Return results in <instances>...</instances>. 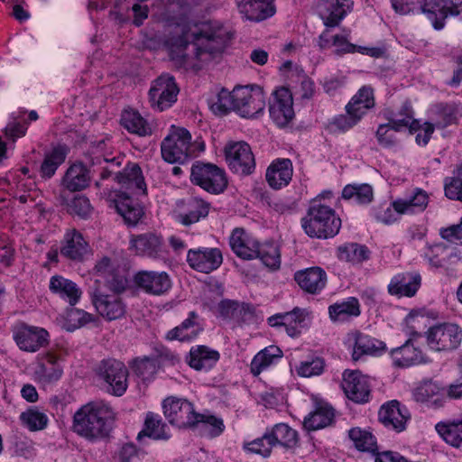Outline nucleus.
<instances>
[{"mask_svg": "<svg viewBox=\"0 0 462 462\" xmlns=\"http://www.w3.org/2000/svg\"><path fill=\"white\" fill-rule=\"evenodd\" d=\"M273 447L270 434H264L262 438L244 443V449L250 453L268 457Z\"/></svg>", "mask_w": 462, "mask_h": 462, "instance_id": "nucleus-60", "label": "nucleus"}, {"mask_svg": "<svg viewBox=\"0 0 462 462\" xmlns=\"http://www.w3.org/2000/svg\"><path fill=\"white\" fill-rule=\"evenodd\" d=\"M341 226V220L335 211L320 202H313L307 216L302 218V227L310 237L328 238L336 236Z\"/></svg>", "mask_w": 462, "mask_h": 462, "instance_id": "nucleus-5", "label": "nucleus"}, {"mask_svg": "<svg viewBox=\"0 0 462 462\" xmlns=\"http://www.w3.org/2000/svg\"><path fill=\"white\" fill-rule=\"evenodd\" d=\"M50 291L68 302L69 306H75L82 296V290L71 280L61 275H54L50 279Z\"/></svg>", "mask_w": 462, "mask_h": 462, "instance_id": "nucleus-28", "label": "nucleus"}, {"mask_svg": "<svg viewBox=\"0 0 462 462\" xmlns=\"http://www.w3.org/2000/svg\"><path fill=\"white\" fill-rule=\"evenodd\" d=\"M228 41V34L222 27H212L209 23L195 24L170 40V56L175 66L186 70H199L221 53Z\"/></svg>", "mask_w": 462, "mask_h": 462, "instance_id": "nucleus-1", "label": "nucleus"}, {"mask_svg": "<svg viewBox=\"0 0 462 462\" xmlns=\"http://www.w3.org/2000/svg\"><path fill=\"white\" fill-rule=\"evenodd\" d=\"M197 318L198 316L195 312H190L189 317L180 326L167 333V339L189 341L196 338L201 330L199 324L196 321Z\"/></svg>", "mask_w": 462, "mask_h": 462, "instance_id": "nucleus-42", "label": "nucleus"}, {"mask_svg": "<svg viewBox=\"0 0 462 462\" xmlns=\"http://www.w3.org/2000/svg\"><path fill=\"white\" fill-rule=\"evenodd\" d=\"M94 320V316L83 310L71 308L67 311L68 330H75Z\"/></svg>", "mask_w": 462, "mask_h": 462, "instance_id": "nucleus-59", "label": "nucleus"}, {"mask_svg": "<svg viewBox=\"0 0 462 462\" xmlns=\"http://www.w3.org/2000/svg\"><path fill=\"white\" fill-rule=\"evenodd\" d=\"M348 436L356 449L374 454L377 451L376 439L370 431L361 428H353L349 430Z\"/></svg>", "mask_w": 462, "mask_h": 462, "instance_id": "nucleus-49", "label": "nucleus"}, {"mask_svg": "<svg viewBox=\"0 0 462 462\" xmlns=\"http://www.w3.org/2000/svg\"><path fill=\"white\" fill-rule=\"evenodd\" d=\"M360 313V304L355 297L347 298L328 307L329 318L334 322L347 321L353 317H358Z\"/></svg>", "mask_w": 462, "mask_h": 462, "instance_id": "nucleus-39", "label": "nucleus"}, {"mask_svg": "<svg viewBox=\"0 0 462 462\" xmlns=\"http://www.w3.org/2000/svg\"><path fill=\"white\" fill-rule=\"evenodd\" d=\"M307 312L305 310L294 308L291 311L276 314L268 319L272 327L284 328L291 337H297L300 334Z\"/></svg>", "mask_w": 462, "mask_h": 462, "instance_id": "nucleus-24", "label": "nucleus"}, {"mask_svg": "<svg viewBox=\"0 0 462 462\" xmlns=\"http://www.w3.org/2000/svg\"><path fill=\"white\" fill-rule=\"evenodd\" d=\"M270 115L280 126L286 125L293 119V98L288 88L276 90L274 101L270 106Z\"/></svg>", "mask_w": 462, "mask_h": 462, "instance_id": "nucleus-22", "label": "nucleus"}, {"mask_svg": "<svg viewBox=\"0 0 462 462\" xmlns=\"http://www.w3.org/2000/svg\"><path fill=\"white\" fill-rule=\"evenodd\" d=\"M92 302L101 317L112 321L125 316L126 306L116 293H106L101 289L92 296Z\"/></svg>", "mask_w": 462, "mask_h": 462, "instance_id": "nucleus-16", "label": "nucleus"}, {"mask_svg": "<svg viewBox=\"0 0 462 462\" xmlns=\"http://www.w3.org/2000/svg\"><path fill=\"white\" fill-rule=\"evenodd\" d=\"M90 181L89 171L82 163L72 164L66 171L62 184L70 191H79L87 188Z\"/></svg>", "mask_w": 462, "mask_h": 462, "instance_id": "nucleus-37", "label": "nucleus"}, {"mask_svg": "<svg viewBox=\"0 0 462 462\" xmlns=\"http://www.w3.org/2000/svg\"><path fill=\"white\" fill-rule=\"evenodd\" d=\"M462 329L454 323H442L430 328L427 332V343L435 351H450L459 346Z\"/></svg>", "mask_w": 462, "mask_h": 462, "instance_id": "nucleus-9", "label": "nucleus"}, {"mask_svg": "<svg viewBox=\"0 0 462 462\" xmlns=\"http://www.w3.org/2000/svg\"><path fill=\"white\" fill-rule=\"evenodd\" d=\"M273 446L279 444L285 448H293L298 443V433L285 423L276 424L270 433Z\"/></svg>", "mask_w": 462, "mask_h": 462, "instance_id": "nucleus-51", "label": "nucleus"}, {"mask_svg": "<svg viewBox=\"0 0 462 462\" xmlns=\"http://www.w3.org/2000/svg\"><path fill=\"white\" fill-rule=\"evenodd\" d=\"M235 88L233 91L221 89L217 94V101L213 103L212 109L216 114L225 115L230 110L236 111Z\"/></svg>", "mask_w": 462, "mask_h": 462, "instance_id": "nucleus-57", "label": "nucleus"}, {"mask_svg": "<svg viewBox=\"0 0 462 462\" xmlns=\"http://www.w3.org/2000/svg\"><path fill=\"white\" fill-rule=\"evenodd\" d=\"M374 105V89L371 87L364 86L352 97L346 106L362 120Z\"/></svg>", "mask_w": 462, "mask_h": 462, "instance_id": "nucleus-40", "label": "nucleus"}, {"mask_svg": "<svg viewBox=\"0 0 462 462\" xmlns=\"http://www.w3.org/2000/svg\"><path fill=\"white\" fill-rule=\"evenodd\" d=\"M204 149L202 141L192 142L191 134L187 129L175 125L171 126L161 144L162 158L171 163H182L189 158L197 157Z\"/></svg>", "mask_w": 462, "mask_h": 462, "instance_id": "nucleus-4", "label": "nucleus"}, {"mask_svg": "<svg viewBox=\"0 0 462 462\" xmlns=\"http://www.w3.org/2000/svg\"><path fill=\"white\" fill-rule=\"evenodd\" d=\"M350 0H318L317 11L327 27H335L352 8Z\"/></svg>", "mask_w": 462, "mask_h": 462, "instance_id": "nucleus-20", "label": "nucleus"}, {"mask_svg": "<svg viewBox=\"0 0 462 462\" xmlns=\"http://www.w3.org/2000/svg\"><path fill=\"white\" fill-rule=\"evenodd\" d=\"M222 261V254L217 248L190 249L187 254L189 265L192 269L204 273H208L217 269Z\"/></svg>", "mask_w": 462, "mask_h": 462, "instance_id": "nucleus-18", "label": "nucleus"}, {"mask_svg": "<svg viewBox=\"0 0 462 462\" xmlns=\"http://www.w3.org/2000/svg\"><path fill=\"white\" fill-rule=\"evenodd\" d=\"M420 276L417 273H399L392 278L388 291L399 297H411L420 288Z\"/></svg>", "mask_w": 462, "mask_h": 462, "instance_id": "nucleus-33", "label": "nucleus"}, {"mask_svg": "<svg viewBox=\"0 0 462 462\" xmlns=\"http://www.w3.org/2000/svg\"><path fill=\"white\" fill-rule=\"evenodd\" d=\"M115 207L125 221L130 225H135L143 215L141 205L130 196L122 193L115 199Z\"/></svg>", "mask_w": 462, "mask_h": 462, "instance_id": "nucleus-38", "label": "nucleus"}, {"mask_svg": "<svg viewBox=\"0 0 462 462\" xmlns=\"http://www.w3.org/2000/svg\"><path fill=\"white\" fill-rule=\"evenodd\" d=\"M133 370L143 380H149L157 371L156 362L147 357L136 359L133 364Z\"/></svg>", "mask_w": 462, "mask_h": 462, "instance_id": "nucleus-61", "label": "nucleus"}, {"mask_svg": "<svg viewBox=\"0 0 462 462\" xmlns=\"http://www.w3.org/2000/svg\"><path fill=\"white\" fill-rule=\"evenodd\" d=\"M391 356L394 365L399 367H408L427 362V356L421 349L414 346L411 339L402 346L393 349Z\"/></svg>", "mask_w": 462, "mask_h": 462, "instance_id": "nucleus-29", "label": "nucleus"}, {"mask_svg": "<svg viewBox=\"0 0 462 462\" xmlns=\"http://www.w3.org/2000/svg\"><path fill=\"white\" fill-rule=\"evenodd\" d=\"M429 204V195L421 189H416L413 194L405 199L393 201L397 213L402 215L416 214L425 210Z\"/></svg>", "mask_w": 462, "mask_h": 462, "instance_id": "nucleus-35", "label": "nucleus"}, {"mask_svg": "<svg viewBox=\"0 0 462 462\" xmlns=\"http://www.w3.org/2000/svg\"><path fill=\"white\" fill-rule=\"evenodd\" d=\"M342 198L359 204H368L374 198L373 188L369 184H348L342 190Z\"/></svg>", "mask_w": 462, "mask_h": 462, "instance_id": "nucleus-52", "label": "nucleus"}, {"mask_svg": "<svg viewBox=\"0 0 462 462\" xmlns=\"http://www.w3.org/2000/svg\"><path fill=\"white\" fill-rule=\"evenodd\" d=\"M88 253V244L81 233L76 229L67 231L60 247V254L69 260L82 261Z\"/></svg>", "mask_w": 462, "mask_h": 462, "instance_id": "nucleus-26", "label": "nucleus"}, {"mask_svg": "<svg viewBox=\"0 0 462 462\" xmlns=\"http://www.w3.org/2000/svg\"><path fill=\"white\" fill-rule=\"evenodd\" d=\"M434 126L444 128L456 121L457 110L451 105H439L434 110Z\"/></svg>", "mask_w": 462, "mask_h": 462, "instance_id": "nucleus-58", "label": "nucleus"}, {"mask_svg": "<svg viewBox=\"0 0 462 462\" xmlns=\"http://www.w3.org/2000/svg\"><path fill=\"white\" fill-rule=\"evenodd\" d=\"M137 287L148 294L162 295L171 287V281L165 272L140 271L134 275Z\"/></svg>", "mask_w": 462, "mask_h": 462, "instance_id": "nucleus-19", "label": "nucleus"}, {"mask_svg": "<svg viewBox=\"0 0 462 462\" xmlns=\"http://www.w3.org/2000/svg\"><path fill=\"white\" fill-rule=\"evenodd\" d=\"M324 369V362L321 358H314L310 361L301 362L297 368V373L302 377L319 375Z\"/></svg>", "mask_w": 462, "mask_h": 462, "instance_id": "nucleus-64", "label": "nucleus"}, {"mask_svg": "<svg viewBox=\"0 0 462 462\" xmlns=\"http://www.w3.org/2000/svg\"><path fill=\"white\" fill-rule=\"evenodd\" d=\"M226 159L230 169L242 175L250 174L255 166L250 146L245 142H236L226 146Z\"/></svg>", "mask_w": 462, "mask_h": 462, "instance_id": "nucleus-14", "label": "nucleus"}, {"mask_svg": "<svg viewBox=\"0 0 462 462\" xmlns=\"http://www.w3.org/2000/svg\"><path fill=\"white\" fill-rule=\"evenodd\" d=\"M143 436L165 440L170 439L171 434L168 426L162 421L160 415L149 412L144 420V428L138 434L137 439H141Z\"/></svg>", "mask_w": 462, "mask_h": 462, "instance_id": "nucleus-43", "label": "nucleus"}, {"mask_svg": "<svg viewBox=\"0 0 462 462\" xmlns=\"http://www.w3.org/2000/svg\"><path fill=\"white\" fill-rule=\"evenodd\" d=\"M337 257L341 261L358 264L369 259L370 251L364 245L348 243L337 248Z\"/></svg>", "mask_w": 462, "mask_h": 462, "instance_id": "nucleus-45", "label": "nucleus"}, {"mask_svg": "<svg viewBox=\"0 0 462 462\" xmlns=\"http://www.w3.org/2000/svg\"><path fill=\"white\" fill-rule=\"evenodd\" d=\"M293 174L292 162L289 159L274 160L267 168L265 178L269 186L274 189L287 186Z\"/></svg>", "mask_w": 462, "mask_h": 462, "instance_id": "nucleus-27", "label": "nucleus"}, {"mask_svg": "<svg viewBox=\"0 0 462 462\" xmlns=\"http://www.w3.org/2000/svg\"><path fill=\"white\" fill-rule=\"evenodd\" d=\"M239 9L246 19L260 22L275 13L273 0H241Z\"/></svg>", "mask_w": 462, "mask_h": 462, "instance_id": "nucleus-34", "label": "nucleus"}, {"mask_svg": "<svg viewBox=\"0 0 462 462\" xmlns=\"http://www.w3.org/2000/svg\"><path fill=\"white\" fill-rule=\"evenodd\" d=\"M121 125L128 132L145 136L152 134V128L147 121L134 110H125L121 116Z\"/></svg>", "mask_w": 462, "mask_h": 462, "instance_id": "nucleus-44", "label": "nucleus"}, {"mask_svg": "<svg viewBox=\"0 0 462 462\" xmlns=\"http://www.w3.org/2000/svg\"><path fill=\"white\" fill-rule=\"evenodd\" d=\"M334 411L328 406H320L304 420V427L308 430H317L329 425L333 420Z\"/></svg>", "mask_w": 462, "mask_h": 462, "instance_id": "nucleus-50", "label": "nucleus"}, {"mask_svg": "<svg viewBox=\"0 0 462 462\" xmlns=\"http://www.w3.org/2000/svg\"><path fill=\"white\" fill-rule=\"evenodd\" d=\"M115 180L132 193H144L146 185L141 168L136 163H128L122 171L115 173Z\"/></svg>", "mask_w": 462, "mask_h": 462, "instance_id": "nucleus-31", "label": "nucleus"}, {"mask_svg": "<svg viewBox=\"0 0 462 462\" xmlns=\"http://www.w3.org/2000/svg\"><path fill=\"white\" fill-rule=\"evenodd\" d=\"M190 179L194 184L214 194L223 192L227 186L225 171L211 163L194 164Z\"/></svg>", "mask_w": 462, "mask_h": 462, "instance_id": "nucleus-7", "label": "nucleus"}, {"mask_svg": "<svg viewBox=\"0 0 462 462\" xmlns=\"http://www.w3.org/2000/svg\"><path fill=\"white\" fill-rule=\"evenodd\" d=\"M412 396L417 402L439 407L443 404L446 390L437 382L426 380L413 389Z\"/></svg>", "mask_w": 462, "mask_h": 462, "instance_id": "nucleus-25", "label": "nucleus"}, {"mask_svg": "<svg viewBox=\"0 0 462 462\" xmlns=\"http://www.w3.org/2000/svg\"><path fill=\"white\" fill-rule=\"evenodd\" d=\"M13 338L20 350L35 353L49 344V332L40 327L28 325L24 322L13 328Z\"/></svg>", "mask_w": 462, "mask_h": 462, "instance_id": "nucleus-8", "label": "nucleus"}, {"mask_svg": "<svg viewBox=\"0 0 462 462\" xmlns=\"http://www.w3.org/2000/svg\"><path fill=\"white\" fill-rule=\"evenodd\" d=\"M236 111L243 117H253L264 108L263 94L259 88H235Z\"/></svg>", "mask_w": 462, "mask_h": 462, "instance_id": "nucleus-13", "label": "nucleus"}, {"mask_svg": "<svg viewBox=\"0 0 462 462\" xmlns=\"http://www.w3.org/2000/svg\"><path fill=\"white\" fill-rule=\"evenodd\" d=\"M341 385L349 400L357 403L368 402L371 393L369 380L359 371H345Z\"/></svg>", "mask_w": 462, "mask_h": 462, "instance_id": "nucleus-17", "label": "nucleus"}, {"mask_svg": "<svg viewBox=\"0 0 462 462\" xmlns=\"http://www.w3.org/2000/svg\"><path fill=\"white\" fill-rule=\"evenodd\" d=\"M19 420L21 425L30 431H40L44 430L49 423L47 414L37 407H31L23 411Z\"/></svg>", "mask_w": 462, "mask_h": 462, "instance_id": "nucleus-46", "label": "nucleus"}, {"mask_svg": "<svg viewBox=\"0 0 462 462\" xmlns=\"http://www.w3.org/2000/svg\"><path fill=\"white\" fill-rule=\"evenodd\" d=\"M129 250L138 256L151 259L162 258L165 254L163 237L152 232L132 235L129 240Z\"/></svg>", "mask_w": 462, "mask_h": 462, "instance_id": "nucleus-11", "label": "nucleus"}, {"mask_svg": "<svg viewBox=\"0 0 462 462\" xmlns=\"http://www.w3.org/2000/svg\"><path fill=\"white\" fill-rule=\"evenodd\" d=\"M263 263L270 269L276 270L281 264V254L279 247L273 243H266L259 245L257 254Z\"/></svg>", "mask_w": 462, "mask_h": 462, "instance_id": "nucleus-53", "label": "nucleus"}, {"mask_svg": "<svg viewBox=\"0 0 462 462\" xmlns=\"http://www.w3.org/2000/svg\"><path fill=\"white\" fill-rule=\"evenodd\" d=\"M396 13L406 14L411 12L421 11L426 14L435 29L444 27V20L448 15H457L462 13V0H433L430 5L426 0H391Z\"/></svg>", "mask_w": 462, "mask_h": 462, "instance_id": "nucleus-3", "label": "nucleus"}, {"mask_svg": "<svg viewBox=\"0 0 462 462\" xmlns=\"http://www.w3.org/2000/svg\"><path fill=\"white\" fill-rule=\"evenodd\" d=\"M282 356V351L276 346H269L253 358L250 369L254 375H259L263 371L276 364Z\"/></svg>", "mask_w": 462, "mask_h": 462, "instance_id": "nucleus-41", "label": "nucleus"}, {"mask_svg": "<svg viewBox=\"0 0 462 462\" xmlns=\"http://www.w3.org/2000/svg\"><path fill=\"white\" fill-rule=\"evenodd\" d=\"M162 408L169 422L179 428L193 427L203 419V414L196 412L193 404L186 399L168 397Z\"/></svg>", "mask_w": 462, "mask_h": 462, "instance_id": "nucleus-6", "label": "nucleus"}, {"mask_svg": "<svg viewBox=\"0 0 462 462\" xmlns=\"http://www.w3.org/2000/svg\"><path fill=\"white\" fill-rule=\"evenodd\" d=\"M388 124L395 132L407 127L411 132L419 128V122L413 119L411 108L407 106H403L397 115L391 118Z\"/></svg>", "mask_w": 462, "mask_h": 462, "instance_id": "nucleus-54", "label": "nucleus"}, {"mask_svg": "<svg viewBox=\"0 0 462 462\" xmlns=\"http://www.w3.org/2000/svg\"><path fill=\"white\" fill-rule=\"evenodd\" d=\"M97 374L107 383L109 393L121 396L126 391L128 371L124 363L116 359L104 360L97 368Z\"/></svg>", "mask_w": 462, "mask_h": 462, "instance_id": "nucleus-10", "label": "nucleus"}, {"mask_svg": "<svg viewBox=\"0 0 462 462\" xmlns=\"http://www.w3.org/2000/svg\"><path fill=\"white\" fill-rule=\"evenodd\" d=\"M68 210L72 215L85 218L88 217L92 208L88 199L84 196H76L68 205Z\"/></svg>", "mask_w": 462, "mask_h": 462, "instance_id": "nucleus-63", "label": "nucleus"}, {"mask_svg": "<svg viewBox=\"0 0 462 462\" xmlns=\"http://www.w3.org/2000/svg\"><path fill=\"white\" fill-rule=\"evenodd\" d=\"M346 343L353 348L352 358L359 360L364 356H377L386 350L384 342L359 330H352L346 337Z\"/></svg>", "mask_w": 462, "mask_h": 462, "instance_id": "nucleus-15", "label": "nucleus"}, {"mask_svg": "<svg viewBox=\"0 0 462 462\" xmlns=\"http://www.w3.org/2000/svg\"><path fill=\"white\" fill-rule=\"evenodd\" d=\"M436 430L449 445L458 448L462 445V420L448 422H439Z\"/></svg>", "mask_w": 462, "mask_h": 462, "instance_id": "nucleus-48", "label": "nucleus"}, {"mask_svg": "<svg viewBox=\"0 0 462 462\" xmlns=\"http://www.w3.org/2000/svg\"><path fill=\"white\" fill-rule=\"evenodd\" d=\"M178 93L179 88L174 78L170 75H162L153 81L149 91L152 106L163 111L177 100Z\"/></svg>", "mask_w": 462, "mask_h": 462, "instance_id": "nucleus-12", "label": "nucleus"}, {"mask_svg": "<svg viewBox=\"0 0 462 462\" xmlns=\"http://www.w3.org/2000/svg\"><path fill=\"white\" fill-rule=\"evenodd\" d=\"M209 204L199 198H189L177 204V220L184 226L197 223L208 215Z\"/></svg>", "mask_w": 462, "mask_h": 462, "instance_id": "nucleus-21", "label": "nucleus"}, {"mask_svg": "<svg viewBox=\"0 0 462 462\" xmlns=\"http://www.w3.org/2000/svg\"><path fill=\"white\" fill-rule=\"evenodd\" d=\"M66 155L67 151L63 146L54 147L51 152H47L41 165V176L45 179L51 178L59 166L64 162Z\"/></svg>", "mask_w": 462, "mask_h": 462, "instance_id": "nucleus-47", "label": "nucleus"}, {"mask_svg": "<svg viewBox=\"0 0 462 462\" xmlns=\"http://www.w3.org/2000/svg\"><path fill=\"white\" fill-rule=\"evenodd\" d=\"M295 281L303 291L316 294L325 287L327 275L321 268L312 267L297 272Z\"/></svg>", "mask_w": 462, "mask_h": 462, "instance_id": "nucleus-32", "label": "nucleus"}, {"mask_svg": "<svg viewBox=\"0 0 462 462\" xmlns=\"http://www.w3.org/2000/svg\"><path fill=\"white\" fill-rule=\"evenodd\" d=\"M361 119L346 106V114L335 116L329 123L333 131L346 132L356 126Z\"/></svg>", "mask_w": 462, "mask_h": 462, "instance_id": "nucleus-56", "label": "nucleus"}, {"mask_svg": "<svg viewBox=\"0 0 462 462\" xmlns=\"http://www.w3.org/2000/svg\"><path fill=\"white\" fill-rule=\"evenodd\" d=\"M219 359V353L206 346L191 347L188 360L190 367L196 370H208L212 368Z\"/></svg>", "mask_w": 462, "mask_h": 462, "instance_id": "nucleus-36", "label": "nucleus"}, {"mask_svg": "<svg viewBox=\"0 0 462 462\" xmlns=\"http://www.w3.org/2000/svg\"><path fill=\"white\" fill-rule=\"evenodd\" d=\"M245 312V306L230 300H223L217 306V313L223 319L240 320Z\"/></svg>", "mask_w": 462, "mask_h": 462, "instance_id": "nucleus-55", "label": "nucleus"}, {"mask_svg": "<svg viewBox=\"0 0 462 462\" xmlns=\"http://www.w3.org/2000/svg\"><path fill=\"white\" fill-rule=\"evenodd\" d=\"M378 417L384 427L400 432L405 429L410 415L399 402L391 401L381 407Z\"/></svg>", "mask_w": 462, "mask_h": 462, "instance_id": "nucleus-23", "label": "nucleus"}, {"mask_svg": "<svg viewBox=\"0 0 462 462\" xmlns=\"http://www.w3.org/2000/svg\"><path fill=\"white\" fill-rule=\"evenodd\" d=\"M230 245L235 254L244 259L254 258L258 242L242 228H236L230 236Z\"/></svg>", "mask_w": 462, "mask_h": 462, "instance_id": "nucleus-30", "label": "nucleus"}, {"mask_svg": "<svg viewBox=\"0 0 462 462\" xmlns=\"http://www.w3.org/2000/svg\"><path fill=\"white\" fill-rule=\"evenodd\" d=\"M115 420L113 409L102 401L81 406L73 416V430L78 435L96 440L108 435Z\"/></svg>", "mask_w": 462, "mask_h": 462, "instance_id": "nucleus-2", "label": "nucleus"}, {"mask_svg": "<svg viewBox=\"0 0 462 462\" xmlns=\"http://www.w3.org/2000/svg\"><path fill=\"white\" fill-rule=\"evenodd\" d=\"M445 194L450 199L462 201V165L458 168L457 176L446 182Z\"/></svg>", "mask_w": 462, "mask_h": 462, "instance_id": "nucleus-62", "label": "nucleus"}]
</instances>
